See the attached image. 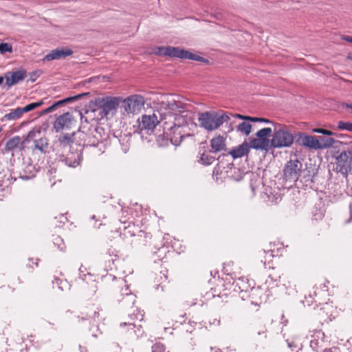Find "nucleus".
<instances>
[{"label": "nucleus", "mask_w": 352, "mask_h": 352, "mask_svg": "<svg viewBox=\"0 0 352 352\" xmlns=\"http://www.w3.org/2000/svg\"><path fill=\"white\" fill-rule=\"evenodd\" d=\"M144 104V98L138 94H133L126 98L119 96L98 97L89 102V112L93 113V120L99 121L113 117L120 104L122 115L129 116L140 113Z\"/></svg>", "instance_id": "1"}, {"label": "nucleus", "mask_w": 352, "mask_h": 352, "mask_svg": "<svg viewBox=\"0 0 352 352\" xmlns=\"http://www.w3.org/2000/svg\"><path fill=\"white\" fill-rule=\"evenodd\" d=\"M53 151L70 167L79 165L81 160L80 146L74 142V133L60 135L52 146Z\"/></svg>", "instance_id": "2"}, {"label": "nucleus", "mask_w": 352, "mask_h": 352, "mask_svg": "<svg viewBox=\"0 0 352 352\" xmlns=\"http://www.w3.org/2000/svg\"><path fill=\"white\" fill-rule=\"evenodd\" d=\"M163 128L164 135L162 137L158 136L157 140L158 144L160 146H167L170 142L175 146L179 145L184 136V129L175 126L168 122L164 123Z\"/></svg>", "instance_id": "3"}, {"label": "nucleus", "mask_w": 352, "mask_h": 352, "mask_svg": "<svg viewBox=\"0 0 352 352\" xmlns=\"http://www.w3.org/2000/svg\"><path fill=\"white\" fill-rule=\"evenodd\" d=\"M159 109L162 114L168 116L171 120L175 113L185 112L186 104L180 100H176L172 95H164L161 96Z\"/></svg>", "instance_id": "4"}, {"label": "nucleus", "mask_w": 352, "mask_h": 352, "mask_svg": "<svg viewBox=\"0 0 352 352\" xmlns=\"http://www.w3.org/2000/svg\"><path fill=\"white\" fill-rule=\"evenodd\" d=\"M230 117L228 114L219 116L215 113L205 112L199 115V122L200 125L208 131H213L221 126L224 122L228 123Z\"/></svg>", "instance_id": "5"}, {"label": "nucleus", "mask_w": 352, "mask_h": 352, "mask_svg": "<svg viewBox=\"0 0 352 352\" xmlns=\"http://www.w3.org/2000/svg\"><path fill=\"white\" fill-rule=\"evenodd\" d=\"M280 126L275 130L270 140L271 147L273 148L289 147L294 142L293 135L289 132L287 127L280 125Z\"/></svg>", "instance_id": "6"}, {"label": "nucleus", "mask_w": 352, "mask_h": 352, "mask_svg": "<svg viewBox=\"0 0 352 352\" xmlns=\"http://www.w3.org/2000/svg\"><path fill=\"white\" fill-rule=\"evenodd\" d=\"M336 170L345 176L352 170V151H343L336 157Z\"/></svg>", "instance_id": "7"}, {"label": "nucleus", "mask_w": 352, "mask_h": 352, "mask_svg": "<svg viewBox=\"0 0 352 352\" xmlns=\"http://www.w3.org/2000/svg\"><path fill=\"white\" fill-rule=\"evenodd\" d=\"M121 301L124 307L129 308L128 318L131 320H133L134 319L142 320L143 319V314L142 311L134 306L136 301V296L134 294L126 292Z\"/></svg>", "instance_id": "8"}, {"label": "nucleus", "mask_w": 352, "mask_h": 352, "mask_svg": "<svg viewBox=\"0 0 352 352\" xmlns=\"http://www.w3.org/2000/svg\"><path fill=\"white\" fill-rule=\"evenodd\" d=\"M302 166L298 160L289 161L284 167V179L293 182L297 181L300 175Z\"/></svg>", "instance_id": "9"}, {"label": "nucleus", "mask_w": 352, "mask_h": 352, "mask_svg": "<svg viewBox=\"0 0 352 352\" xmlns=\"http://www.w3.org/2000/svg\"><path fill=\"white\" fill-rule=\"evenodd\" d=\"M136 321H140V320L134 319L131 320L129 318L128 322H124L120 324V328L122 333L129 334L132 338H138L141 337L143 333V329L140 324H135Z\"/></svg>", "instance_id": "10"}, {"label": "nucleus", "mask_w": 352, "mask_h": 352, "mask_svg": "<svg viewBox=\"0 0 352 352\" xmlns=\"http://www.w3.org/2000/svg\"><path fill=\"white\" fill-rule=\"evenodd\" d=\"M170 57L179 58L182 59H188L199 62L208 63V60L200 56L197 54H194L190 51L183 50L178 47H173Z\"/></svg>", "instance_id": "11"}, {"label": "nucleus", "mask_w": 352, "mask_h": 352, "mask_svg": "<svg viewBox=\"0 0 352 352\" xmlns=\"http://www.w3.org/2000/svg\"><path fill=\"white\" fill-rule=\"evenodd\" d=\"M138 127L141 131H153L159 124V120L155 113L151 115H143L138 120Z\"/></svg>", "instance_id": "12"}, {"label": "nucleus", "mask_w": 352, "mask_h": 352, "mask_svg": "<svg viewBox=\"0 0 352 352\" xmlns=\"http://www.w3.org/2000/svg\"><path fill=\"white\" fill-rule=\"evenodd\" d=\"M172 118L170 119V122H173V124L175 126H178L184 129L187 126L188 122L191 120L190 112L185 109V112H177L173 115Z\"/></svg>", "instance_id": "13"}, {"label": "nucleus", "mask_w": 352, "mask_h": 352, "mask_svg": "<svg viewBox=\"0 0 352 352\" xmlns=\"http://www.w3.org/2000/svg\"><path fill=\"white\" fill-rule=\"evenodd\" d=\"M26 77V72L23 69L8 72L5 75L6 83L8 87L23 81Z\"/></svg>", "instance_id": "14"}, {"label": "nucleus", "mask_w": 352, "mask_h": 352, "mask_svg": "<svg viewBox=\"0 0 352 352\" xmlns=\"http://www.w3.org/2000/svg\"><path fill=\"white\" fill-rule=\"evenodd\" d=\"M73 54V51L69 48H57L52 50L43 58L44 61H51L53 60H58L62 58H65Z\"/></svg>", "instance_id": "15"}, {"label": "nucleus", "mask_w": 352, "mask_h": 352, "mask_svg": "<svg viewBox=\"0 0 352 352\" xmlns=\"http://www.w3.org/2000/svg\"><path fill=\"white\" fill-rule=\"evenodd\" d=\"M72 120V116L69 113H64L58 117L54 122V127L56 132L65 128H69Z\"/></svg>", "instance_id": "16"}, {"label": "nucleus", "mask_w": 352, "mask_h": 352, "mask_svg": "<svg viewBox=\"0 0 352 352\" xmlns=\"http://www.w3.org/2000/svg\"><path fill=\"white\" fill-rule=\"evenodd\" d=\"M249 151V144L246 141H245L241 144L232 148L229 151V154L232 157L233 159H236L247 155Z\"/></svg>", "instance_id": "17"}, {"label": "nucleus", "mask_w": 352, "mask_h": 352, "mask_svg": "<svg viewBox=\"0 0 352 352\" xmlns=\"http://www.w3.org/2000/svg\"><path fill=\"white\" fill-rule=\"evenodd\" d=\"M249 146L256 150L268 151L271 147L270 140L258 138H252L250 141Z\"/></svg>", "instance_id": "18"}, {"label": "nucleus", "mask_w": 352, "mask_h": 352, "mask_svg": "<svg viewBox=\"0 0 352 352\" xmlns=\"http://www.w3.org/2000/svg\"><path fill=\"white\" fill-rule=\"evenodd\" d=\"M301 144L309 148L320 149L323 148L317 138L311 135H300Z\"/></svg>", "instance_id": "19"}, {"label": "nucleus", "mask_w": 352, "mask_h": 352, "mask_svg": "<svg viewBox=\"0 0 352 352\" xmlns=\"http://www.w3.org/2000/svg\"><path fill=\"white\" fill-rule=\"evenodd\" d=\"M210 146L214 153L225 151L226 148V139L221 135L216 136L210 140Z\"/></svg>", "instance_id": "20"}, {"label": "nucleus", "mask_w": 352, "mask_h": 352, "mask_svg": "<svg viewBox=\"0 0 352 352\" xmlns=\"http://www.w3.org/2000/svg\"><path fill=\"white\" fill-rule=\"evenodd\" d=\"M250 121L243 120V122L239 123L236 126V130L240 134L248 136L252 131V124L250 123Z\"/></svg>", "instance_id": "21"}, {"label": "nucleus", "mask_w": 352, "mask_h": 352, "mask_svg": "<svg viewBox=\"0 0 352 352\" xmlns=\"http://www.w3.org/2000/svg\"><path fill=\"white\" fill-rule=\"evenodd\" d=\"M34 148L38 150L41 153H46L49 146L48 140L45 137L41 138L34 141Z\"/></svg>", "instance_id": "22"}, {"label": "nucleus", "mask_w": 352, "mask_h": 352, "mask_svg": "<svg viewBox=\"0 0 352 352\" xmlns=\"http://www.w3.org/2000/svg\"><path fill=\"white\" fill-rule=\"evenodd\" d=\"M232 116L234 118H238L243 120H248V121H251L253 122H265V123H271L272 122L270 120L266 119V118L250 117V116H243V115L238 114V113L234 114V115H232Z\"/></svg>", "instance_id": "23"}, {"label": "nucleus", "mask_w": 352, "mask_h": 352, "mask_svg": "<svg viewBox=\"0 0 352 352\" xmlns=\"http://www.w3.org/2000/svg\"><path fill=\"white\" fill-rule=\"evenodd\" d=\"M24 113L23 109L21 107H18L9 113H7L4 116L3 118L5 120H16L21 117V116Z\"/></svg>", "instance_id": "24"}, {"label": "nucleus", "mask_w": 352, "mask_h": 352, "mask_svg": "<svg viewBox=\"0 0 352 352\" xmlns=\"http://www.w3.org/2000/svg\"><path fill=\"white\" fill-rule=\"evenodd\" d=\"M21 143V138L19 136H15L10 138L6 144V149L7 151H13Z\"/></svg>", "instance_id": "25"}, {"label": "nucleus", "mask_w": 352, "mask_h": 352, "mask_svg": "<svg viewBox=\"0 0 352 352\" xmlns=\"http://www.w3.org/2000/svg\"><path fill=\"white\" fill-rule=\"evenodd\" d=\"M172 46L158 47L156 48L155 54L160 56H168L170 57Z\"/></svg>", "instance_id": "26"}, {"label": "nucleus", "mask_w": 352, "mask_h": 352, "mask_svg": "<svg viewBox=\"0 0 352 352\" xmlns=\"http://www.w3.org/2000/svg\"><path fill=\"white\" fill-rule=\"evenodd\" d=\"M214 161V157L208 153H204L201 155L199 160L204 165H210Z\"/></svg>", "instance_id": "27"}, {"label": "nucleus", "mask_w": 352, "mask_h": 352, "mask_svg": "<svg viewBox=\"0 0 352 352\" xmlns=\"http://www.w3.org/2000/svg\"><path fill=\"white\" fill-rule=\"evenodd\" d=\"M88 95V93H83V94H78V95H76L74 96H72V97H69V98H67L63 100H60L57 102H56L55 104H54L55 105V107L60 105V104H64L65 102H71V101H73V100H78L83 96H86Z\"/></svg>", "instance_id": "28"}, {"label": "nucleus", "mask_w": 352, "mask_h": 352, "mask_svg": "<svg viewBox=\"0 0 352 352\" xmlns=\"http://www.w3.org/2000/svg\"><path fill=\"white\" fill-rule=\"evenodd\" d=\"M272 129L270 128H263L258 131L256 135L258 138L268 140L267 137L272 133Z\"/></svg>", "instance_id": "29"}, {"label": "nucleus", "mask_w": 352, "mask_h": 352, "mask_svg": "<svg viewBox=\"0 0 352 352\" xmlns=\"http://www.w3.org/2000/svg\"><path fill=\"white\" fill-rule=\"evenodd\" d=\"M43 104V102L42 100H40L36 102L30 103L22 109L24 113H27L41 107Z\"/></svg>", "instance_id": "30"}, {"label": "nucleus", "mask_w": 352, "mask_h": 352, "mask_svg": "<svg viewBox=\"0 0 352 352\" xmlns=\"http://www.w3.org/2000/svg\"><path fill=\"white\" fill-rule=\"evenodd\" d=\"M12 53V45L8 43H0V54H5L6 53Z\"/></svg>", "instance_id": "31"}, {"label": "nucleus", "mask_w": 352, "mask_h": 352, "mask_svg": "<svg viewBox=\"0 0 352 352\" xmlns=\"http://www.w3.org/2000/svg\"><path fill=\"white\" fill-rule=\"evenodd\" d=\"M338 128L340 130L352 131V123L349 122L339 121L338 123Z\"/></svg>", "instance_id": "32"}, {"label": "nucleus", "mask_w": 352, "mask_h": 352, "mask_svg": "<svg viewBox=\"0 0 352 352\" xmlns=\"http://www.w3.org/2000/svg\"><path fill=\"white\" fill-rule=\"evenodd\" d=\"M135 229L134 225H129L128 227H125L123 232V235L125 237H127L128 236H135V234L134 232V230Z\"/></svg>", "instance_id": "33"}, {"label": "nucleus", "mask_w": 352, "mask_h": 352, "mask_svg": "<svg viewBox=\"0 0 352 352\" xmlns=\"http://www.w3.org/2000/svg\"><path fill=\"white\" fill-rule=\"evenodd\" d=\"M40 133V130H32L29 131L28 133L27 137L24 140V142H29L31 140H34L35 138H36L37 134Z\"/></svg>", "instance_id": "34"}, {"label": "nucleus", "mask_w": 352, "mask_h": 352, "mask_svg": "<svg viewBox=\"0 0 352 352\" xmlns=\"http://www.w3.org/2000/svg\"><path fill=\"white\" fill-rule=\"evenodd\" d=\"M152 352H165V346L162 343L157 342L152 346Z\"/></svg>", "instance_id": "35"}, {"label": "nucleus", "mask_w": 352, "mask_h": 352, "mask_svg": "<svg viewBox=\"0 0 352 352\" xmlns=\"http://www.w3.org/2000/svg\"><path fill=\"white\" fill-rule=\"evenodd\" d=\"M100 144H102L100 138L94 136L92 140V138L89 137V146L96 147L98 146Z\"/></svg>", "instance_id": "36"}, {"label": "nucleus", "mask_w": 352, "mask_h": 352, "mask_svg": "<svg viewBox=\"0 0 352 352\" xmlns=\"http://www.w3.org/2000/svg\"><path fill=\"white\" fill-rule=\"evenodd\" d=\"M313 132L320 133L326 135H333V133L331 131L326 130L321 128H316L313 129Z\"/></svg>", "instance_id": "37"}, {"label": "nucleus", "mask_w": 352, "mask_h": 352, "mask_svg": "<svg viewBox=\"0 0 352 352\" xmlns=\"http://www.w3.org/2000/svg\"><path fill=\"white\" fill-rule=\"evenodd\" d=\"M54 244H57L58 245V248L61 250V251H63L65 250V245H64V243L63 241V239H60V237L57 236L56 238L54 239Z\"/></svg>", "instance_id": "38"}, {"label": "nucleus", "mask_w": 352, "mask_h": 352, "mask_svg": "<svg viewBox=\"0 0 352 352\" xmlns=\"http://www.w3.org/2000/svg\"><path fill=\"white\" fill-rule=\"evenodd\" d=\"M87 267L82 265L79 268V276L82 280H85L86 278L87 274Z\"/></svg>", "instance_id": "39"}, {"label": "nucleus", "mask_w": 352, "mask_h": 352, "mask_svg": "<svg viewBox=\"0 0 352 352\" xmlns=\"http://www.w3.org/2000/svg\"><path fill=\"white\" fill-rule=\"evenodd\" d=\"M111 349L114 350L116 352H122V348L118 344H113L111 346Z\"/></svg>", "instance_id": "40"}, {"label": "nucleus", "mask_w": 352, "mask_h": 352, "mask_svg": "<svg viewBox=\"0 0 352 352\" xmlns=\"http://www.w3.org/2000/svg\"><path fill=\"white\" fill-rule=\"evenodd\" d=\"M338 351V348L331 347V348L324 349L322 352H337Z\"/></svg>", "instance_id": "41"}, {"label": "nucleus", "mask_w": 352, "mask_h": 352, "mask_svg": "<svg viewBox=\"0 0 352 352\" xmlns=\"http://www.w3.org/2000/svg\"><path fill=\"white\" fill-rule=\"evenodd\" d=\"M37 77H38L37 74L36 72H32L30 74V80L33 82L36 80Z\"/></svg>", "instance_id": "42"}, {"label": "nucleus", "mask_w": 352, "mask_h": 352, "mask_svg": "<svg viewBox=\"0 0 352 352\" xmlns=\"http://www.w3.org/2000/svg\"><path fill=\"white\" fill-rule=\"evenodd\" d=\"M342 40L346 41L347 42L352 43V36H344L342 37Z\"/></svg>", "instance_id": "43"}, {"label": "nucleus", "mask_w": 352, "mask_h": 352, "mask_svg": "<svg viewBox=\"0 0 352 352\" xmlns=\"http://www.w3.org/2000/svg\"><path fill=\"white\" fill-rule=\"evenodd\" d=\"M317 344H318V341L317 340H311V342H310V346L311 348H313L314 349H316Z\"/></svg>", "instance_id": "44"}, {"label": "nucleus", "mask_w": 352, "mask_h": 352, "mask_svg": "<svg viewBox=\"0 0 352 352\" xmlns=\"http://www.w3.org/2000/svg\"><path fill=\"white\" fill-rule=\"evenodd\" d=\"M55 109V105L53 104L52 105L51 107H48L47 109H46L44 112L45 113H50V112H52L54 109Z\"/></svg>", "instance_id": "45"}, {"label": "nucleus", "mask_w": 352, "mask_h": 352, "mask_svg": "<svg viewBox=\"0 0 352 352\" xmlns=\"http://www.w3.org/2000/svg\"><path fill=\"white\" fill-rule=\"evenodd\" d=\"M328 144L325 145V146H331L334 143L335 140L333 138H329L328 140Z\"/></svg>", "instance_id": "46"}, {"label": "nucleus", "mask_w": 352, "mask_h": 352, "mask_svg": "<svg viewBox=\"0 0 352 352\" xmlns=\"http://www.w3.org/2000/svg\"><path fill=\"white\" fill-rule=\"evenodd\" d=\"M234 130V126H233V124L232 123H230L229 126H228V132L230 133V132H232Z\"/></svg>", "instance_id": "47"}, {"label": "nucleus", "mask_w": 352, "mask_h": 352, "mask_svg": "<svg viewBox=\"0 0 352 352\" xmlns=\"http://www.w3.org/2000/svg\"><path fill=\"white\" fill-rule=\"evenodd\" d=\"M85 320H86V318L84 317L80 318L79 316H78V318H77V322H80V321L84 322Z\"/></svg>", "instance_id": "48"}, {"label": "nucleus", "mask_w": 352, "mask_h": 352, "mask_svg": "<svg viewBox=\"0 0 352 352\" xmlns=\"http://www.w3.org/2000/svg\"><path fill=\"white\" fill-rule=\"evenodd\" d=\"M129 146L128 145H124L122 147V150L124 153H126L128 151H129Z\"/></svg>", "instance_id": "49"}, {"label": "nucleus", "mask_w": 352, "mask_h": 352, "mask_svg": "<svg viewBox=\"0 0 352 352\" xmlns=\"http://www.w3.org/2000/svg\"><path fill=\"white\" fill-rule=\"evenodd\" d=\"M346 58L348 60H352V52H349L346 56Z\"/></svg>", "instance_id": "50"}, {"label": "nucleus", "mask_w": 352, "mask_h": 352, "mask_svg": "<svg viewBox=\"0 0 352 352\" xmlns=\"http://www.w3.org/2000/svg\"><path fill=\"white\" fill-rule=\"evenodd\" d=\"M102 225V223H99L98 224L97 223V221H96L94 225V227L96 228H98L100 227V226Z\"/></svg>", "instance_id": "51"}, {"label": "nucleus", "mask_w": 352, "mask_h": 352, "mask_svg": "<svg viewBox=\"0 0 352 352\" xmlns=\"http://www.w3.org/2000/svg\"><path fill=\"white\" fill-rule=\"evenodd\" d=\"M96 78L99 79V78H100V76L91 78H89V82H93V81H94Z\"/></svg>", "instance_id": "52"}, {"label": "nucleus", "mask_w": 352, "mask_h": 352, "mask_svg": "<svg viewBox=\"0 0 352 352\" xmlns=\"http://www.w3.org/2000/svg\"><path fill=\"white\" fill-rule=\"evenodd\" d=\"M79 114H80V116L81 120H82L83 118H85V122H87V118L86 117H84V116H82V113L81 111H80V112H79Z\"/></svg>", "instance_id": "53"}, {"label": "nucleus", "mask_w": 352, "mask_h": 352, "mask_svg": "<svg viewBox=\"0 0 352 352\" xmlns=\"http://www.w3.org/2000/svg\"><path fill=\"white\" fill-rule=\"evenodd\" d=\"M345 106L347 107V108H350L352 109V104H346Z\"/></svg>", "instance_id": "54"}, {"label": "nucleus", "mask_w": 352, "mask_h": 352, "mask_svg": "<svg viewBox=\"0 0 352 352\" xmlns=\"http://www.w3.org/2000/svg\"><path fill=\"white\" fill-rule=\"evenodd\" d=\"M124 352H133V349L131 348H129L126 350V351H124Z\"/></svg>", "instance_id": "55"}, {"label": "nucleus", "mask_w": 352, "mask_h": 352, "mask_svg": "<svg viewBox=\"0 0 352 352\" xmlns=\"http://www.w3.org/2000/svg\"><path fill=\"white\" fill-rule=\"evenodd\" d=\"M4 78L2 76H0V85L3 82Z\"/></svg>", "instance_id": "56"}, {"label": "nucleus", "mask_w": 352, "mask_h": 352, "mask_svg": "<svg viewBox=\"0 0 352 352\" xmlns=\"http://www.w3.org/2000/svg\"><path fill=\"white\" fill-rule=\"evenodd\" d=\"M98 315H99L98 311H95V313H94V318L95 317H98Z\"/></svg>", "instance_id": "57"}, {"label": "nucleus", "mask_w": 352, "mask_h": 352, "mask_svg": "<svg viewBox=\"0 0 352 352\" xmlns=\"http://www.w3.org/2000/svg\"><path fill=\"white\" fill-rule=\"evenodd\" d=\"M350 210H351V219H352V204L350 205Z\"/></svg>", "instance_id": "58"}, {"label": "nucleus", "mask_w": 352, "mask_h": 352, "mask_svg": "<svg viewBox=\"0 0 352 352\" xmlns=\"http://www.w3.org/2000/svg\"><path fill=\"white\" fill-rule=\"evenodd\" d=\"M85 113H88V110L85 109Z\"/></svg>", "instance_id": "59"}, {"label": "nucleus", "mask_w": 352, "mask_h": 352, "mask_svg": "<svg viewBox=\"0 0 352 352\" xmlns=\"http://www.w3.org/2000/svg\"><path fill=\"white\" fill-rule=\"evenodd\" d=\"M95 218H96V217L94 215V216L92 217V219H93V220H95Z\"/></svg>", "instance_id": "60"}, {"label": "nucleus", "mask_w": 352, "mask_h": 352, "mask_svg": "<svg viewBox=\"0 0 352 352\" xmlns=\"http://www.w3.org/2000/svg\"><path fill=\"white\" fill-rule=\"evenodd\" d=\"M168 352H169V351H168Z\"/></svg>", "instance_id": "61"}]
</instances>
